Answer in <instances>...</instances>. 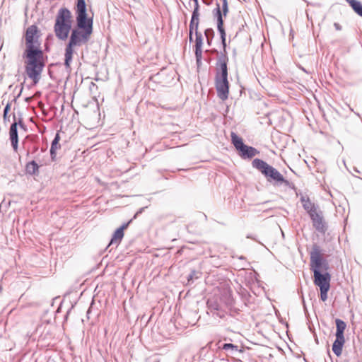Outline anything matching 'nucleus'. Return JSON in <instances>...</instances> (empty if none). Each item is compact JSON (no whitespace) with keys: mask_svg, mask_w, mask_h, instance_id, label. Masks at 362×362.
I'll return each instance as SVG.
<instances>
[{"mask_svg":"<svg viewBox=\"0 0 362 362\" xmlns=\"http://www.w3.org/2000/svg\"><path fill=\"white\" fill-rule=\"evenodd\" d=\"M25 49L23 54L25 60V71L27 76L37 84L45 66L44 53L40 48L38 28L31 25L25 30L24 35Z\"/></svg>","mask_w":362,"mask_h":362,"instance_id":"f257e3e1","label":"nucleus"},{"mask_svg":"<svg viewBox=\"0 0 362 362\" xmlns=\"http://www.w3.org/2000/svg\"><path fill=\"white\" fill-rule=\"evenodd\" d=\"M93 24L90 23L76 22V26L71 30L64 53V66L67 71H71V64L74 53V48L81 47L89 41L93 33Z\"/></svg>","mask_w":362,"mask_h":362,"instance_id":"f03ea898","label":"nucleus"},{"mask_svg":"<svg viewBox=\"0 0 362 362\" xmlns=\"http://www.w3.org/2000/svg\"><path fill=\"white\" fill-rule=\"evenodd\" d=\"M216 66L215 87L218 97L224 101L228 99L229 95L228 64H218Z\"/></svg>","mask_w":362,"mask_h":362,"instance_id":"7ed1b4c3","label":"nucleus"},{"mask_svg":"<svg viewBox=\"0 0 362 362\" xmlns=\"http://www.w3.org/2000/svg\"><path fill=\"white\" fill-rule=\"evenodd\" d=\"M253 168L258 170L267 179V182L274 185H279V182L282 181L283 176L275 168L269 165L264 160L259 158H255L252 162Z\"/></svg>","mask_w":362,"mask_h":362,"instance_id":"20e7f679","label":"nucleus"},{"mask_svg":"<svg viewBox=\"0 0 362 362\" xmlns=\"http://www.w3.org/2000/svg\"><path fill=\"white\" fill-rule=\"evenodd\" d=\"M310 267L312 272L327 271L329 269L328 261L324 257L320 247L315 243L310 252Z\"/></svg>","mask_w":362,"mask_h":362,"instance_id":"39448f33","label":"nucleus"},{"mask_svg":"<svg viewBox=\"0 0 362 362\" xmlns=\"http://www.w3.org/2000/svg\"><path fill=\"white\" fill-rule=\"evenodd\" d=\"M206 305L208 313H211L213 317L223 319L228 315L227 310L224 308L225 305L221 303V299L216 297L209 298Z\"/></svg>","mask_w":362,"mask_h":362,"instance_id":"423d86ee","label":"nucleus"},{"mask_svg":"<svg viewBox=\"0 0 362 362\" xmlns=\"http://www.w3.org/2000/svg\"><path fill=\"white\" fill-rule=\"evenodd\" d=\"M216 8L213 10L212 13L214 18L216 19L217 21V30L221 35V43L224 47H226V33L223 27V17H226L223 14V8L221 9L220 4H216Z\"/></svg>","mask_w":362,"mask_h":362,"instance_id":"0eeeda50","label":"nucleus"},{"mask_svg":"<svg viewBox=\"0 0 362 362\" xmlns=\"http://www.w3.org/2000/svg\"><path fill=\"white\" fill-rule=\"evenodd\" d=\"M310 217L315 229L321 234H325L327 230V225L324 219L322 211L318 209L314 213H310Z\"/></svg>","mask_w":362,"mask_h":362,"instance_id":"6e6552de","label":"nucleus"},{"mask_svg":"<svg viewBox=\"0 0 362 362\" xmlns=\"http://www.w3.org/2000/svg\"><path fill=\"white\" fill-rule=\"evenodd\" d=\"M76 22L93 23L92 18H88L86 4L85 0H77L76 7Z\"/></svg>","mask_w":362,"mask_h":362,"instance_id":"1a4fd4ad","label":"nucleus"},{"mask_svg":"<svg viewBox=\"0 0 362 362\" xmlns=\"http://www.w3.org/2000/svg\"><path fill=\"white\" fill-rule=\"evenodd\" d=\"M314 276V284L319 288H330L331 275L327 271L313 272Z\"/></svg>","mask_w":362,"mask_h":362,"instance_id":"9d476101","label":"nucleus"},{"mask_svg":"<svg viewBox=\"0 0 362 362\" xmlns=\"http://www.w3.org/2000/svg\"><path fill=\"white\" fill-rule=\"evenodd\" d=\"M72 24H54V31L56 37L60 40H66L71 31Z\"/></svg>","mask_w":362,"mask_h":362,"instance_id":"9b49d317","label":"nucleus"},{"mask_svg":"<svg viewBox=\"0 0 362 362\" xmlns=\"http://www.w3.org/2000/svg\"><path fill=\"white\" fill-rule=\"evenodd\" d=\"M132 219L129 221L127 223L122 224L119 228H118L112 235V237L107 247L110 245H115L116 247L119 245L121 243L123 237H124V230L128 228L129 223L132 222Z\"/></svg>","mask_w":362,"mask_h":362,"instance_id":"f8f14e48","label":"nucleus"},{"mask_svg":"<svg viewBox=\"0 0 362 362\" xmlns=\"http://www.w3.org/2000/svg\"><path fill=\"white\" fill-rule=\"evenodd\" d=\"M71 11L66 8H61L56 16L54 24H72Z\"/></svg>","mask_w":362,"mask_h":362,"instance_id":"ddd939ff","label":"nucleus"},{"mask_svg":"<svg viewBox=\"0 0 362 362\" xmlns=\"http://www.w3.org/2000/svg\"><path fill=\"white\" fill-rule=\"evenodd\" d=\"M14 122L11 124L9 129V136L11 146L15 151H17L18 146V134L16 116L13 115Z\"/></svg>","mask_w":362,"mask_h":362,"instance_id":"4468645a","label":"nucleus"},{"mask_svg":"<svg viewBox=\"0 0 362 362\" xmlns=\"http://www.w3.org/2000/svg\"><path fill=\"white\" fill-rule=\"evenodd\" d=\"M259 153V151L254 147L244 145L239 151V154L241 158L245 159H250Z\"/></svg>","mask_w":362,"mask_h":362,"instance_id":"2eb2a0df","label":"nucleus"},{"mask_svg":"<svg viewBox=\"0 0 362 362\" xmlns=\"http://www.w3.org/2000/svg\"><path fill=\"white\" fill-rule=\"evenodd\" d=\"M60 135L59 132H57L55 134V136L54 139L52 140L51 143V147H50V158L52 161L56 160V156H57V151L61 148V145L59 144L60 141Z\"/></svg>","mask_w":362,"mask_h":362,"instance_id":"dca6fc26","label":"nucleus"},{"mask_svg":"<svg viewBox=\"0 0 362 362\" xmlns=\"http://www.w3.org/2000/svg\"><path fill=\"white\" fill-rule=\"evenodd\" d=\"M336 339L332 344V351L337 356L341 355L342 349L345 343L344 337L335 336Z\"/></svg>","mask_w":362,"mask_h":362,"instance_id":"f3484780","label":"nucleus"},{"mask_svg":"<svg viewBox=\"0 0 362 362\" xmlns=\"http://www.w3.org/2000/svg\"><path fill=\"white\" fill-rule=\"evenodd\" d=\"M199 24V12L192 11L191 21L189 25V33L191 34L194 33L198 31V27Z\"/></svg>","mask_w":362,"mask_h":362,"instance_id":"a211bd4d","label":"nucleus"},{"mask_svg":"<svg viewBox=\"0 0 362 362\" xmlns=\"http://www.w3.org/2000/svg\"><path fill=\"white\" fill-rule=\"evenodd\" d=\"M40 165L36 160H33L25 165L26 173L30 175H37L39 174Z\"/></svg>","mask_w":362,"mask_h":362,"instance_id":"6ab92c4d","label":"nucleus"},{"mask_svg":"<svg viewBox=\"0 0 362 362\" xmlns=\"http://www.w3.org/2000/svg\"><path fill=\"white\" fill-rule=\"evenodd\" d=\"M301 202L303 203V207L308 213L309 216L310 213H314L319 209L318 206L314 203H312L308 198L305 199L304 197H302Z\"/></svg>","mask_w":362,"mask_h":362,"instance_id":"aec40b11","label":"nucleus"},{"mask_svg":"<svg viewBox=\"0 0 362 362\" xmlns=\"http://www.w3.org/2000/svg\"><path fill=\"white\" fill-rule=\"evenodd\" d=\"M223 52H219L216 49L212 50V52L216 53L218 55L216 64H228V57L227 53H226V47L225 48V49H224L223 47Z\"/></svg>","mask_w":362,"mask_h":362,"instance_id":"412c9836","label":"nucleus"},{"mask_svg":"<svg viewBox=\"0 0 362 362\" xmlns=\"http://www.w3.org/2000/svg\"><path fill=\"white\" fill-rule=\"evenodd\" d=\"M231 141L237 151H240L245 145L243 140L241 137L238 136L235 132L230 134Z\"/></svg>","mask_w":362,"mask_h":362,"instance_id":"4be33fe9","label":"nucleus"},{"mask_svg":"<svg viewBox=\"0 0 362 362\" xmlns=\"http://www.w3.org/2000/svg\"><path fill=\"white\" fill-rule=\"evenodd\" d=\"M359 16L362 17V4L358 0H346Z\"/></svg>","mask_w":362,"mask_h":362,"instance_id":"5701e85b","label":"nucleus"},{"mask_svg":"<svg viewBox=\"0 0 362 362\" xmlns=\"http://www.w3.org/2000/svg\"><path fill=\"white\" fill-rule=\"evenodd\" d=\"M335 323L337 327L335 336L344 337V332L346 327V323L342 320L338 318L335 320Z\"/></svg>","mask_w":362,"mask_h":362,"instance_id":"b1692460","label":"nucleus"},{"mask_svg":"<svg viewBox=\"0 0 362 362\" xmlns=\"http://www.w3.org/2000/svg\"><path fill=\"white\" fill-rule=\"evenodd\" d=\"M195 37H196V39H195L194 52H202V45H203L202 35L200 32H196Z\"/></svg>","mask_w":362,"mask_h":362,"instance_id":"393cba45","label":"nucleus"},{"mask_svg":"<svg viewBox=\"0 0 362 362\" xmlns=\"http://www.w3.org/2000/svg\"><path fill=\"white\" fill-rule=\"evenodd\" d=\"M221 349L228 351L230 354H235L237 352L241 351V350L239 349L238 346L231 343H224L221 346Z\"/></svg>","mask_w":362,"mask_h":362,"instance_id":"a878e982","label":"nucleus"},{"mask_svg":"<svg viewBox=\"0 0 362 362\" xmlns=\"http://www.w3.org/2000/svg\"><path fill=\"white\" fill-rule=\"evenodd\" d=\"M201 276V273L198 271H196L194 269L192 270L189 275L187 277L188 284L189 282H193L194 279H197Z\"/></svg>","mask_w":362,"mask_h":362,"instance_id":"bb28decb","label":"nucleus"},{"mask_svg":"<svg viewBox=\"0 0 362 362\" xmlns=\"http://www.w3.org/2000/svg\"><path fill=\"white\" fill-rule=\"evenodd\" d=\"M23 90V87L21 88L18 94L16 96H14L13 98L11 100V101H8L6 103L4 109V113L8 114L10 110H11V105L12 102H16V99L20 97L21 93Z\"/></svg>","mask_w":362,"mask_h":362,"instance_id":"cd10ccee","label":"nucleus"},{"mask_svg":"<svg viewBox=\"0 0 362 362\" xmlns=\"http://www.w3.org/2000/svg\"><path fill=\"white\" fill-rule=\"evenodd\" d=\"M330 288H320V299L325 301L327 299V292Z\"/></svg>","mask_w":362,"mask_h":362,"instance_id":"c85d7f7f","label":"nucleus"},{"mask_svg":"<svg viewBox=\"0 0 362 362\" xmlns=\"http://www.w3.org/2000/svg\"><path fill=\"white\" fill-rule=\"evenodd\" d=\"M281 180L282 181H280L279 182V185H284L285 187H287L288 188H291V189H294L295 186L294 185L289 182L288 180H286L284 176L281 177Z\"/></svg>","mask_w":362,"mask_h":362,"instance_id":"c756f323","label":"nucleus"},{"mask_svg":"<svg viewBox=\"0 0 362 362\" xmlns=\"http://www.w3.org/2000/svg\"><path fill=\"white\" fill-rule=\"evenodd\" d=\"M281 180L282 181H280L279 182V185H284L285 187H287L288 188H291V189H294L295 186L294 185L289 182L288 180H286L284 176L281 177Z\"/></svg>","mask_w":362,"mask_h":362,"instance_id":"7c9ffc66","label":"nucleus"},{"mask_svg":"<svg viewBox=\"0 0 362 362\" xmlns=\"http://www.w3.org/2000/svg\"><path fill=\"white\" fill-rule=\"evenodd\" d=\"M196 63L198 67L202 66V52H194Z\"/></svg>","mask_w":362,"mask_h":362,"instance_id":"2f4dec72","label":"nucleus"},{"mask_svg":"<svg viewBox=\"0 0 362 362\" xmlns=\"http://www.w3.org/2000/svg\"><path fill=\"white\" fill-rule=\"evenodd\" d=\"M204 35L206 38H214V31L212 28H207L204 30Z\"/></svg>","mask_w":362,"mask_h":362,"instance_id":"473e14b6","label":"nucleus"},{"mask_svg":"<svg viewBox=\"0 0 362 362\" xmlns=\"http://www.w3.org/2000/svg\"><path fill=\"white\" fill-rule=\"evenodd\" d=\"M222 1V8L223 11V14L225 16L228 15V13L229 11L228 10V4L227 0H221Z\"/></svg>","mask_w":362,"mask_h":362,"instance_id":"72a5a7b5","label":"nucleus"},{"mask_svg":"<svg viewBox=\"0 0 362 362\" xmlns=\"http://www.w3.org/2000/svg\"><path fill=\"white\" fill-rule=\"evenodd\" d=\"M194 4V7L193 11H197L199 12V1L198 0H192Z\"/></svg>","mask_w":362,"mask_h":362,"instance_id":"f704fd0d","label":"nucleus"},{"mask_svg":"<svg viewBox=\"0 0 362 362\" xmlns=\"http://www.w3.org/2000/svg\"><path fill=\"white\" fill-rule=\"evenodd\" d=\"M334 26L337 30H341L342 29L341 25L338 23H334Z\"/></svg>","mask_w":362,"mask_h":362,"instance_id":"c9c22d12","label":"nucleus"},{"mask_svg":"<svg viewBox=\"0 0 362 362\" xmlns=\"http://www.w3.org/2000/svg\"><path fill=\"white\" fill-rule=\"evenodd\" d=\"M3 119H4V121L5 122H7V121H9V115H8V114L4 113L3 114Z\"/></svg>","mask_w":362,"mask_h":362,"instance_id":"e433bc0d","label":"nucleus"},{"mask_svg":"<svg viewBox=\"0 0 362 362\" xmlns=\"http://www.w3.org/2000/svg\"><path fill=\"white\" fill-rule=\"evenodd\" d=\"M302 301H303V305L304 311L306 313L308 312V310H307V307H306L305 302L303 296L302 297Z\"/></svg>","mask_w":362,"mask_h":362,"instance_id":"4c0bfd02","label":"nucleus"},{"mask_svg":"<svg viewBox=\"0 0 362 362\" xmlns=\"http://www.w3.org/2000/svg\"><path fill=\"white\" fill-rule=\"evenodd\" d=\"M145 208L142 207L141 209H139V210L136 212V214L134 215V218H136V216L139 214H141L144 211Z\"/></svg>","mask_w":362,"mask_h":362,"instance_id":"58836bf2","label":"nucleus"},{"mask_svg":"<svg viewBox=\"0 0 362 362\" xmlns=\"http://www.w3.org/2000/svg\"><path fill=\"white\" fill-rule=\"evenodd\" d=\"M202 1L206 5H210L212 2V0H202Z\"/></svg>","mask_w":362,"mask_h":362,"instance_id":"ea45409f","label":"nucleus"},{"mask_svg":"<svg viewBox=\"0 0 362 362\" xmlns=\"http://www.w3.org/2000/svg\"><path fill=\"white\" fill-rule=\"evenodd\" d=\"M16 122H17V126L21 125V124L23 123V119L21 117H19L18 121H16Z\"/></svg>","mask_w":362,"mask_h":362,"instance_id":"a19ab883","label":"nucleus"},{"mask_svg":"<svg viewBox=\"0 0 362 362\" xmlns=\"http://www.w3.org/2000/svg\"><path fill=\"white\" fill-rule=\"evenodd\" d=\"M212 40H213V38H206L207 45L209 46L211 45Z\"/></svg>","mask_w":362,"mask_h":362,"instance_id":"79ce46f5","label":"nucleus"},{"mask_svg":"<svg viewBox=\"0 0 362 362\" xmlns=\"http://www.w3.org/2000/svg\"><path fill=\"white\" fill-rule=\"evenodd\" d=\"M38 148H39L37 146H34L33 149V153H36L38 151Z\"/></svg>","mask_w":362,"mask_h":362,"instance_id":"37998d69","label":"nucleus"},{"mask_svg":"<svg viewBox=\"0 0 362 362\" xmlns=\"http://www.w3.org/2000/svg\"><path fill=\"white\" fill-rule=\"evenodd\" d=\"M192 35H193V34H191V33H189V42H192V40H193Z\"/></svg>","mask_w":362,"mask_h":362,"instance_id":"c03bdc74","label":"nucleus"},{"mask_svg":"<svg viewBox=\"0 0 362 362\" xmlns=\"http://www.w3.org/2000/svg\"><path fill=\"white\" fill-rule=\"evenodd\" d=\"M21 128H25V124L24 123L21 124V125H19Z\"/></svg>","mask_w":362,"mask_h":362,"instance_id":"a18cd8bd","label":"nucleus"},{"mask_svg":"<svg viewBox=\"0 0 362 362\" xmlns=\"http://www.w3.org/2000/svg\"><path fill=\"white\" fill-rule=\"evenodd\" d=\"M45 151H46V148H42V149H41V151H42V152H45Z\"/></svg>","mask_w":362,"mask_h":362,"instance_id":"49530a36","label":"nucleus"},{"mask_svg":"<svg viewBox=\"0 0 362 362\" xmlns=\"http://www.w3.org/2000/svg\"><path fill=\"white\" fill-rule=\"evenodd\" d=\"M12 88H13L12 85H10L9 87H8L9 89H11Z\"/></svg>","mask_w":362,"mask_h":362,"instance_id":"de8ad7c7","label":"nucleus"},{"mask_svg":"<svg viewBox=\"0 0 362 362\" xmlns=\"http://www.w3.org/2000/svg\"><path fill=\"white\" fill-rule=\"evenodd\" d=\"M354 170L355 172L359 173V171L356 168H354Z\"/></svg>","mask_w":362,"mask_h":362,"instance_id":"09e8293b","label":"nucleus"},{"mask_svg":"<svg viewBox=\"0 0 362 362\" xmlns=\"http://www.w3.org/2000/svg\"><path fill=\"white\" fill-rule=\"evenodd\" d=\"M240 259H245V257H243V256H241V257H240Z\"/></svg>","mask_w":362,"mask_h":362,"instance_id":"8fccbe9b","label":"nucleus"},{"mask_svg":"<svg viewBox=\"0 0 362 362\" xmlns=\"http://www.w3.org/2000/svg\"><path fill=\"white\" fill-rule=\"evenodd\" d=\"M247 238H252V237L250 235H249L247 236Z\"/></svg>","mask_w":362,"mask_h":362,"instance_id":"3c124183","label":"nucleus"}]
</instances>
